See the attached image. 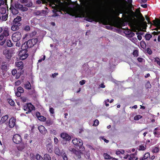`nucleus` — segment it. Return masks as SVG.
I'll return each instance as SVG.
<instances>
[{"label":"nucleus","mask_w":160,"mask_h":160,"mask_svg":"<svg viewBox=\"0 0 160 160\" xmlns=\"http://www.w3.org/2000/svg\"><path fill=\"white\" fill-rule=\"evenodd\" d=\"M86 21L92 22L94 21L96 22H100L104 25H112L114 27H119V24L116 20V16L112 14L108 18V20L105 18H102L97 15L92 14L88 15L86 17Z\"/></svg>","instance_id":"nucleus-1"},{"label":"nucleus","mask_w":160,"mask_h":160,"mask_svg":"<svg viewBox=\"0 0 160 160\" xmlns=\"http://www.w3.org/2000/svg\"><path fill=\"white\" fill-rule=\"evenodd\" d=\"M22 17L20 16H17L14 18L12 23L11 29L13 31H16L18 30L19 27L22 25L21 21Z\"/></svg>","instance_id":"nucleus-2"},{"label":"nucleus","mask_w":160,"mask_h":160,"mask_svg":"<svg viewBox=\"0 0 160 160\" xmlns=\"http://www.w3.org/2000/svg\"><path fill=\"white\" fill-rule=\"evenodd\" d=\"M23 108L24 111H26V114L31 112L35 109V107L31 103H27L24 105Z\"/></svg>","instance_id":"nucleus-3"},{"label":"nucleus","mask_w":160,"mask_h":160,"mask_svg":"<svg viewBox=\"0 0 160 160\" xmlns=\"http://www.w3.org/2000/svg\"><path fill=\"white\" fill-rule=\"evenodd\" d=\"M27 52L28 50H21L19 52L18 55L20 59L22 60L26 59L28 56Z\"/></svg>","instance_id":"nucleus-4"},{"label":"nucleus","mask_w":160,"mask_h":160,"mask_svg":"<svg viewBox=\"0 0 160 160\" xmlns=\"http://www.w3.org/2000/svg\"><path fill=\"white\" fill-rule=\"evenodd\" d=\"M72 142L76 147H79L80 149L82 148L83 142L81 139L75 138L72 140Z\"/></svg>","instance_id":"nucleus-5"},{"label":"nucleus","mask_w":160,"mask_h":160,"mask_svg":"<svg viewBox=\"0 0 160 160\" xmlns=\"http://www.w3.org/2000/svg\"><path fill=\"white\" fill-rule=\"evenodd\" d=\"M21 33L19 32H16L14 33L12 36V39L14 42H17L21 38Z\"/></svg>","instance_id":"nucleus-6"},{"label":"nucleus","mask_w":160,"mask_h":160,"mask_svg":"<svg viewBox=\"0 0 160 160\" xmlns=\"http://www.w3.org/2000/svg\"><path fill=\"white\" fill-rule=\"evenodd\" d=\"M13 142L16 144L20 143L22 141L21 137L18 134L14 135L12 138Z\"/></svg>","instance_id":"nucleus-7"},{"label":"nucleus","mask_w":160,"mask_h":160,"mask_svg":"<svg viewBox=\"0 0 160 160\" xmlns=\"http://www.w3.org/2000/svg\"><path fill=\"white\" fill-rule=\"evenodd\" d=\"M38 41V39L37 38L31 39L27 41V44L28 43V47L31 48L35 45Z\"/></svg>","instance_id":"nucleus-8"},{"label":"nucleus","mask_w":160,"mask_h":160,"mask_svg":"<svg viewBox=\"0 0 160 160\" xmlns=\"http://www.w3.org/2000/svg\"><path fill=\"white\" fill-rule=\"evenodd\" d=\"M60 136L66 142L69 141L71 139V137L66 133L62 132L60 134Z\"/></svg>","instance_id":"nucleus-9"},{"label":"nucleus","mask_w":160,"mask_h":160,"mask_svg":"<svg viewBox=\"0 0 160 160\" xmlns=\"http://www.w3.org/2000/svg\"><path fill=\"white\" fill-rule=\"evenodd\" d=\"M3 54L6 58L8 59H10L12 57L11 52L8 49H4L3 51Z\"/></svg>","instance_id":"nucleus-10"},{"label":"nucleus","mask_w":160,"mask_h":160,"mask_svg":"<svg viewBox=\"0 0 160 160\" xmlns=\"http://www.w3.org/2000/svg\"><path fill=\"white\" fill-rule=\"evenodd\" d=\"M16 119L14 117H12L10 119L8 122V127L9 128H13L15 125Z\"/></svg>","instance_id":"nucleus-11"},{"label":"nucleus","mask_w":160,"mask_h":160,"mask_svg":"<svg viewBox=\"0 0 160 160\" xmlns=\"http://www.w3.org/2000/svg\"><path fill=\"white\" fill-rule=\"evenodd\" d=\"M36 116L37 117L38 119L41 121H45L46 120V118L45 117L41 115L40 112H37L36 113Z\"/></svg>","instance_id":"nucleus-12"},{"label":"nucleus","mask_w":160,"mask_h":160,"mask_svg":"<svg viewBox=\"0 0 160 160\" xmlns=\"http://www.w3.org/2000/svg\"><path fill=\"white\" fill-rule=\"evenodd\" d=\"M38 129L39 132L42 134L44 135L47 132V130L45 127L42 125H40L38 127Z\"/></svg>","instance_id":"nucleus-13"},{"label":"nucleus","mask_w":160,"mask_h":160,"mask_svg":"<svg viewBox=\"0 0 160 160\" xmlns=\"http://www.w3.org/2000/svg\"><path fill=\"white\" fill-rule=\"evenodd\" d=\"M15 65L18 70H22L24 68L23 63L22 61L16 62Z\"/></svg>","instance_id":"nucleus-14"},{"label":"nucleus","mask_w":160,"mask_h":160,"mask_svg":"<svg viewBox=\"0 0 160 160\" xmlns=\"http://www.w3.org/2000/svg\"><path fill=\"white\" fill-rule=\"evenodd\" d=\"M153 133L155 137H160V128L158 127L155 128L153 130Z\"/></svg>","instance_id":"nucleus-15"},{"label":"nucleus","mask_w":160,"mask_h":160,"mask_svg":"<svg viewBox=\"0 0 160 160\" xmlns=\"http://www.w3.org/2000/svg\"><path fill=\"white\" fill-rule=\"evenodd\" d=\"M47 149L48 151V152L52 153L53 152V145L51 143H49L47 145Z\"/></svg>","instance_id":"nucleus-16"},{"label":"nucleus","mask_w":160,"mask_h":160,"mask_svg":"<svg viewBox=\"0 0 160 160\" xmlns=\"http://www.w3.org/2000/svg\"><path fill=\"white\" fill-rule=\"evenodd\" d=\"M3 32L2 33L4 37H7L9 35V29L8 28H5L3 30Z\"/></svg>","instance_id":"nucleus-17"},{"label":"nucleus","mask_w":160,"mask_h":160,"mask_svg":"<svg viewBox=\"0 0 160 160\" xmlns=\"http://www.w3.org/2000/svg\"><path fill=\"white\" fill-rule=\"evenodd\" d=\"M45 125L46 126H50L53 123V121L50 118H49L45 121Z\"/></svg>","instance_id":"nucleus-18"},{"label":"nucleus","mask_w":160,"mask_h":160,"mask_svg":"<svg viewBox=\"0 0 160 160\" xmlns=\"http://www.w3.org/2000/svg\"><path fill=\"white\" fill-rule=\"evenodd\" d=\"M72 152L74 153L76 155L78 158H81V154L82 153L81 152L77 151L75 149H73L72 150Z\"/></svg>","instance_id":"nucleus-19"},{"label":"nucleus","mask_w":160,"mask_h":160,"mask_svg":"<svg viewBox=\"0 0 160 160\" xmlns=\"http://www.w3.org/2000/svg\"><path fill=\"white\" fill-rule=\"evenodd\" d=\"M9 9L11 10L13 14L15 15L19 12L13 6H11Z\"/></svg>","instance_id":"nucleus-20"},{"label":"nucleus","mask_w":160,"mask_h":160,"mask_svg":"<svg viewBox=\"0 0 160 160\" xmlns=\"http://www.w3.org/2000/svg\"><path fill=\"white\" fill-rule=\"evenodd\" d=\"M153 25L156 27H160V20L158 19L154 20L152 21Z\"/></svg>","instance_id":"nucleus-21"},{"label":"nucleus","mask_w":160,"mask_h":160,"mask_svg":"<svg viewBox=\"0 0 160 160\" xmlns=\"http://www.w3.org/2000/svg\"><path fill=\"white\" fill-rule=\"evenodd\" d=\"M29 48L28 46V43L27 44V42H25L23 44L21 47L22 50H28L27 49Z\"/></svg>","instance_id":"nucleus-22"},{"label":"nucleus","mask_w":160,"mask_h":160,"mask_svg":"<svg viewBox=\"0 0 160 160\" xmlns=\"http://www.w3.org/2000/svg\"><path fill=\"white\" fill-rule=\"evenodd\" d=\"M25 88L27 89L30 90L31 88V85L29 81H27L24 84Z\"/></svg>","instance_id":"nucleus-23"},{"label":"nucleus","mask_w":160,"mask_h":160,"mask_svg":"<svg viewBox=\"0 0 160 160\" xmlns=\"http://www.w3.org/2000/svg\"><path fill=\"white\" fill-rule=\"evenodd\" d=\"M147 146L146 145H143L142 144L139 145L137 149L139 151H144L146 149Z\"/></svg>","instance_id":"nucleus-24"},{"label":"nucleus","mask_w":160,"mask_h":160,"mask_svg":"<svg viewBox=\"0 0 160 160\" xmlns=\"http://www.w3.org/2000/svg\"><path fill=\"white\" fill-rule=\"evenodd\" d=\"M8 115H6L2 117L1 120L0 121V123H3L5 122V121L8 119Z\"/></svg>","instance_id":"nucleus-25"},{"label":"nucleus","mask_w":160,"mask_h":160,"mask_svg":"<svg viewBox=\"0 0 160 160\" xmlns=\"http://www.w3.org/2000/svg\"><path fill=\"white\" fill-rule=\"evenodd\" d=\"M1 66V69L3 71H6L9 66L8 64H5V63H3Z\"/></svg>","instance_id":"nucleus-26"},{"label":"nucleus","mask_w":160,"mask_h":160,"mask_svg":"<svg viewBox=\"0 0 160 160\" xmlns=\"http://www.w3.org/2000/svg\"><path fill=\"white\" fill-rule=\"evenodd\" d=\"M44 160H51V158L49 155L48 153L45 154L43 157Z\"/></svg>","instance_id":"nucleus-27"},{"label":"nucleus","mask_w":160,"mask_h":160,"mask_svg":"<svg viewBox=\"0 0 160 160\" xmlns=\"http://www.w3.org/2000/svg\"><path fill=\"white\" fill-rule=\"evenodd\" d=\"M14 7L17 9H19L21 10V8L22 7V5L20 4L18 2L16 3L15 4Z\"/></svg>","instance_id":"nucleus-28"},{"label":"nucleus","mask_w":160,"mask_h":160,"mask_svg":"<svg viewBox=\"0 0 160 160\" xmlns=\"http://www.w3.org/2000/svg\"><path fill=\"white\" fill-rule=\"evenodd\" d=\"M6 9L5 7H0V13L3 14L6 13Z\"/></svg>","instance_id":"nucleus-29"},{"label":"nucleus","mask_w":160,"mask_h":160,"mask_svg":"<svg viewBox=\"0 0 160 160\" xmlns=\"http://www.w3.org/2000/svg\"><path fill=\"white\" fill-rule=\"evenodd\" d=\"M25 147L24 144H21L17 147V149L19 151H22Z\"/></svg>","instance_id":"nucleus-30"},{"label":"nucleus","mask_w":160,"mask_h":160,"mask_svg":"<svg viewBox=\"0 0 160 160\" xmlns=\"http://www.w3.org/2000/svg\"><path fill=\"white\" fill-rule=\"evenodd\" d=\"M54 152L58 156H60L62 154L60 152V150L58 148H55Z\"/></svg>","instance_id":"nucleus-31"},{"label":"nucleus","mask_w":160,"mask_h":160,"mask_svg":"<svg viewBox=\"0 0 160 160\" xmlns=\"http://www.w3.org/2000/svg\"><path fill=\"white\" fill-rule=\"evenodd\" d=\"M140 44L141 47L143 49H145L146 48V44L145 41H142Z\"/></svg>","instance_id":"nucleus-32"},{"label":"nucleus","mask_w":160,"mask_h":160,"mask_svg":"<svg viewBox=\"0 0 160 160\" xmlns=\"http://www.w3.org/2000/svg\"><path fill=\"white\" fill-rule=\"evenodd\" d=\"M136 155V152L135 153L130 154L129 156V157L128 158V160H134V159L135 158V155Z\"/></svg>","instance_id":"nucleus-33"},{"label":"nucleus","mask_w":160,"mask_h":160,"mask_svg":"<svg viewBox=\"0 0 160 160\" xmlns=\"http://www.w3.org/2000/svg\"><path fill=\"white\" fill-rule=\"evenodd\" d=\"M159 148L158 147H155L153 148L152 152L153 153H157L159 152Z\"/></svg>","instance_id":"nucleus-34"},{"label":"nucleus","mask_w":160,"mask_h":160,"mask_svg":"<svg viewBox=\"0 0 160 160\" xmlns=\"http://www.w3.org/2000/svg\"><path fill=\"white\" fill-rule=\"evenodd\" d=\"M7 46L8 47H12L13 46V44L10 40H8L7 41Z\"/></svg>","instance_id":"nucleus-35"},{"label":"nucleus","mask_w":160,"mask_h":160,"mask_svg":"<svg viewBox=\"0 0 160 160\" xmlns=\"http://www.w3.org/2000/svg\"><path fill=\"white\" fill-rule=\"evenodd\" d=\"M8 15L7 14H6L4 15H2L1 17V20L2 21H6L8 18Z\"/></svg>","instance_id":"nucleus-36"},{"label":"nucleus","mask_w":160,"mask_h":160,"mask_svg":"<svg viewBox=\"0 0 160 160\" xmlns=\"http://www.w3.org/2000/svg\"><path fill=\"white\" fill-rule=\"evenodd\" d=\"M36 158L37 160H44L42 157L38 154H37L36 155Z\"/></svg>","instance_id":"nucleus-37"},{"label":"nucleus","mask_w":160,"mask_h":160,"mask_svg":"<svg viewBox=\"0 0 160 160\" xmlns=\"http://www.w3.org/2000/svg\"><path fill=\"white\" fill-rule=\"evenodd\" d=\"M103 156L105 159H109L112 158L107 153H104Z\"/></svg>","instance_id":"nucleus-38"},{"label":"nucleus","mask_w":160,"mask_h":160,"mask_svg":"<svg viewBox=\"0 0 160 160\" xmlns=\"http://www.w3.org/2000/svg\"><path fill=\"white\" fill-rule=\"evenodd\" d=\"M152 37V36L150 34H146L145 35V38L147 40H150V39Z\"/></svg>","instance_id":"nucleus-39"},{"label":"nucleus","mask_w":160,"mask_h":160,"mask_svg":"<svg viewBox=\"0 0 160 160\" xmlns=\"http://www.w3.org/2000/svg\"><path fill=\"white\" fill-rule=\"evenodd\" d=\"M145 87L146 88H150L151 87V84L149 81H147L145 85Z\"/></svg>","instance_id":"nucleus-40"},{"label":"nucleus","mask_w":160,"mask_h":160,"mask_svg":"<svg viewBox=\"0 0 160 160\" xmlns=\"http://www.w3.org/2000/svg\"><path fill=\"white\" fill-rule=\"evenodd\" d=\"M132 54L134 57H137L138 56V51L137 50H134L132 52Z\"/></svg>","instance_id":"nucleus-41"},{"label":"nucleus","mask_w":160,"mask_h":160,"mask_svg":"<svg viewBox=\"0 0 160 160\" xmlns=\"http://www.w3.org/2000/svg\"><path fill=\"white\" fill-rule=\"evenodd\" d=\"M150 156V154L149 152H147L145 153L143 156V158L145 159H147L148 158H149Z\"/></svg>","instance_id":"nucleus-42"},{"label":"nucleus","mask_w":160,"mask_h":160,"mask_svg":"<svg viewBox=\"0 0 160 160\" xmlns=\"http://www.w3.org/2000/svg\"><path fill=\"white\" fill-rule=\"evenodd\" d=\"M154 62L157 63L160 66V59L158 57L155 58H154Z\"/></svg>","instance_id":"nucleus-43"},{"label":"nucleus","mask_w":160,"mask_h":160,"mask_svg":"<svg viewBox=\"0 0 160 160\" xmlns=\"http://www.w3.org/2000/svg\"><path fill=\"white\" fill-rule=\"evenodd\" d=\"M61 155L62 156L64 160H68V158L66 154L65 153H62V154Z\"/></svg>","instance_id":"nucleus-44"},{"label":"nucleus","mask_w":160,"mask_h":160,"mask_svg":"<svg viewBox=\"0 0 160 160\" xmlns=\"http://www.w3.org/2000/svg\"><path fill=\"white\" fill-rule=\"evenodd\" d=\"M8 102L11 105V106H14V105L15 104V103L14 101L12 99H9L8 101Z\"/></svg>","instance_id":"nucleus-45"},{"label":"nucleus","mask_w":160,"mask_h":160,"mask_svg":"<svg viewBox=\"0 0 160 160\" xmlns=\"http://www.w3.org/2000/svg\"><path fill=\"white\" fill-rule=\"evenodd\" d=\"M142 118V116L140 115H137L134 117V119L135 120H138Z\"/></svg>","instance_id":"nucleus-46"},{"label":"nucleus","mask_w":160,"mask_h":160,"mask_svg":"<svg viewBox=\"0 0 160 160\" xmlns=\"http://www.w3.org/2000/svg\"><path fill=\"white\" fill-rule=\"evenodd\" d=\"M17 90L18 91L22 93H23L24 92L23 89L21 87H18L17 88Z\"/></svg>","instance_id":"nucleus-47"},{"label":"nucleus","mask_w":160,"mask_h":160,"mask_svg":"<svg viewBox=\"0 0 160 160\" xmlns=\"http://www.w3.org/2000/svg\"><path fill=\"white\" fill-rule=\"evenodd\" d=\"M131 15L133 17H137V14L132 11H131Z\"/></svg>","instance_id":"nucleus-48"},{"label":"nucleus","mask_w":160,"mask_h":160,"mask_svg":"<svg viewBox=\"0 0 160 160\" xmlns=\"http://www.w3.org/2000/svg\"><path fill=\"white\" fill-rule=\"evenodd\" d=\"M24 30L27 32L29 31L30 30V27L28 25H27L25 26L24 28Z\"/></svg>","instance_id":"nucleus-49"},{"label":"nucleus","mask_w":160,"mask_h":160,"mask_svg":"<svg viewBox=\"0 0 160 160\" xmlns=\"http://www.w3.org/2000/svg\"><path fill=\"white\" fill-rule=\"evenodd\" d=\"M30 158L31 160H34L35 158H36V156L33 153H31L30 154Z\"/></svg>","instance_id":"nucleus-50"},{"label":"nucleus","mask_w":160,"mask_h":160,"mask_svg":"<svg viewBox=\"0 0 160 160\" xmlns=\"http://www.w3.org/2000/svg\"><path fill=\"white\" fill-rule=\"evenodd\" d=\"M99 123V122L98 120V119H96L94 121V123L93 124V125L96 126H98Z\"/></svg>","instance_id":"nucleus-51"},{"label":"nucleus","mask_w":160,"mask_h":160,"mask_svg":"<svg viewBox=\"0 0 160 160\" xmlns=\"http://www.w3.org/2000/svg\"><path fill=\"white\" fill-rule=\"evenodd\" d=\"M138 18H139L143 17L142 14L139 11L138 12V13L137 14Z\"/></svg>","instance_id":"nucleus-52"},{"label":"nucleus","mask_w":160,"mask_h":160,"mask_svg":"<svg viewBox=\"0 0 160 160\" xmlns=\"http://www.w3.org/2000/svg\"><path fill=\"white\" fill-rule=\"evenodd\" d=\"M49 112L50 113L52 114H53L54 113V109L52 107L49 108Z\"/></svg>","instance_id":"nucleus-53"},{"label":"nucleus","mask_w":160,"mask_h":160,"mask_svg":"<svg viewBox=\"0 0 160 160\" xmlns=\"http://www.w3.org/2000/svg\"><path fill=\"white\" fill-rule=\"evenodd\" d=\"M147 52L150 55H151L152 53V52L149 48H148L147 49Z\"/></svg>","instance_id":"nucleus-54"},{"label":"nucleus","mask_w":160,"mask_h":160,"mask_svg":"<svg viewBox=\"0 0 160 160\" xmlns=\"http://www.w3.org/2000/svg\"><path fill=\"white\" fill-rule=\"evenodd\" d=\"M135 35V34L134 32H132V31L130 32V33L128 34V37H133Z\"/></svg>","instance_id":"nucleus-55"},{"label":"nucleus","mask_w":160,"mask_h":160,"mask_svg":"<svg viewBox=\"0 0 160 160\" xmlns=\"http://www.w3.org/2000/svg\"><path fill=\"white\" fill-rule=\"evenodd\" d=\"M21 75V72H20V73H19V72H18V73H17L16 74L15 78L17 79L19 78L20 77V76Z\"/></svg>","instance_id":"nucleus-56"},{"label":"nucleus","mask_w":160,"mask_h":160,"mask_svg":"<svg viewBox=\"0 0 160 160\" xmlns=\"http://www.w3.org/2000/svg\"><path fill=\"white\" fill-rule=\"evenodd\" d=\"M41 13V11H38L35 12V14L37 15L42 16V14Z\"/></svg>","instance_id":"nucleus-57"},{"label":"nucleus","mask_w":160,"mask_h":160,"mask_svg":"<svg viewBox=\"0 0 160 160\" xmlns=\"http://www.w3.org/2000/svg\"><path fill=\"white\" fill-rule=\"evenodd\" d=\"M12 75L14 76L17 73V71L16 69H13L12 71Z\"/></svg>","instance_id":"nucleus-58"},{"label":"nucleus","mask_w":160,"mask_h":160,"mask_svg":"<svg viewBox=\"0 0 160 160\" xmlns=\"http://www.w3.org/2000/svg\"><path fill=\"white\" fill-rule=\"evenodd\" d=\"M86 82V81L84 80H83L80 81L79 83L81 85H83L84 84H85Z\"/></svg>","instance_id":"nucleus-59"},{"label":"nucleus","mask_w":160,"mask_h":160,"mask_svg":"<svg viewBox=\"0 0 160 160\" xmlns=\"http://www.w3.org/2000/svg\"><path fill=\"white\" fill-rule=\"evenodd\" d=\"M28 10V8L26 7H23L22 5V7L21 8L20 10H21L22 11H26Z\"/></svg>","instance_id":"nucleus-60"},{"label":"nucleus","mask_w":160,"mask_h":160,"mask_svg":"<svg viewBox=\"0 0 160 160\" xmlns=\"http://www.w3.org/2000/svg\"><path fill=\"white\" fill-rule=\"evenodd\" d=\"M21 81L20 80H18L15 82V86H18L21 84Z\"/></svg>","instance_id":"nucleus-61"},{"label":"nucleus","mask_w":160,"mask_h":160,"mask_svg":"<svg viewBox=\"0 0 160 160\" xmlns=\"http://www.w3.org/2000/svg\"><path fill=\"white\" fill-rule=\"evenodd\" d=\"M54 142L55 144H57L58 142V138L56 137H55L54 139Z\"/></svg>","instance_id":"nucleus-62"},{"label":"nucleus","mask_w":160,"mask_h":160,"mask_svg":"<svg viewBox=\"0 0 160 160\" xmlns=\"http://www.w3.org/2000/svg\"><path fill=\"white\" fill-rule=\"evenodd\" d=\"M41 14L42 15V16H44L47 12L45 10H42L41 11Z\"/></svg>","instance_id":"nucleus-63"},{"label":"nucleus","mask_w":160,"mask_h":160,"mask_svg":"<svg viewBox=\"0 0 160 160\" xmlns=\"http://www.w3.org/2000/svg\"><path fill=\"white\" fill-rule=\"evenodd\" d=\"M159 33H160V32H153L152 34H153L154 36L158 35Z\"/></svg>","instance_id":"nucleus-64"}]
</instances>
